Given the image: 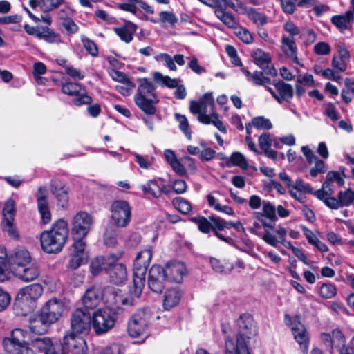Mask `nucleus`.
Masks as SVG:
<instances>
[{
  "label": "nucleus",
  "instance_id": "f257e3e1",
  "mask_svg": "<svg viewBox=\"0 0 354 354\" xmlns=\"http://www.w3.org/2000/svg\"><path fill=\"white\" fill-rule=\"evenodd\" d=\"M152 254L151 248L147 247L140 250L136 257L133 268V290H131V294H133V297H123L117 292L113 291L110 295V298L106 299L107 304L115 306L118 308H122L131 306L137 303L145 284V275L150 264Z\"/></svg>",
  "mask_w": 354,
  "mask_h": 354
},
{
  "label": "nucleus",
  "instance_id": "f03ea898",
  "mask_svg": "<svg viewBox=\"0 0 354 354\" xmlns=\"http://www.w3.org/2000/svg\"><path fill=\"white\" fill-rule=\"evenodd\" d=\"M239 332L235 340L226 337L225 354H250L247 341L257 333L252 317L250 315H241L238 321Z\"/></svg>",
  "mask_w": 354,
  "mask_h": 354
},
{
  "label": "nucleus",
  "instance_id": "7ed1b4c3",
  "mask_svg": "<svg viewBox=\"0 0 354 354\" xmlns=\"http://www.w3.org/2000/svg\"><path fill=\"white\" fill-rule=\"evenodd\" d=\"M68 235V223L59 219L53 223L51 228L44 231L40 235L42 250L47 253L59 252L66 243Z\"/></svg>",
  "mask_w": 354,
  "mask_h": 354
},
{
  "label": "nucleus",
  "instance_id": "20e7f679",
  "mask_svg": "<svg viewBox=\"0 0 354 354\" xmlns=\"http://www.w3.org/2000/svg\"><path fill=\"white\" fill-rule=\"evenodd\" d=\"M214 99L212 93H205L200 100L191 101L189 109L194 114H198V120L204 124H213L220 131L225 133L226 128L214 111Z\"/></svg>",
  "mask_w": 354,
  "mask_h": 354
},
{
  "label": "nucleus",
  "instance_id": "39448f33",
  "mask_svg": "<svg viewBox=\"0 0 354 354\" xmlns=\"http://www.w3.org/2000/svg\"><path fill=\"white\" fill-rule=\"evenodd\" d=\"M136 104L146 114L154 115L156 109L154 106L158 102L155 93V86L147 78L139 80L137 93L134 96Z\"/></svg>",
  "mask_w": 354,
  "mask_h": 354
},
{
  "label": "nucleus",
  "instance_id": "423d86ee",
  "mask_svg": "<svg viewBox=\"0 0 354 354\" xmlns=\"http://www.w3.org/2000/svg\"><path fill=\"white\" fill-rule=\"evenodd\" d=\"M43 294V287L39 283H32L21 288L16 299L15 305L19 307L23 315L32 311L38 299Z\"/></svg>",
  "mask_w": 354,
  "mask_h": 354
},
{
  "label": "nucleus",
  "instance_id": "0eeeda50",
  "mask_svg": "<svg viewBox=\"0 0 354 354\" xmlns=\"http://www.w3.org/2000/svg\"><path fill=\"white\" fill-rule=\"evenodd\" d=\"M28 333L22 329L16 328L12 331L11 337L3 341L4 348L12 354H34L35 351L29 346Z\"/></svg>",
  "mask_w": 354,
  "mask_h": 354
},
{
  "label": "nucleus",
  "instance_id": "6e6552de",
  "mask_svg": "<svg viewBox=\"0 0 354 354\" xmlns=\"http://www.w3.org/2000/svg\"><path fill=\"white\" fill-rule=\"evenodd\" d=\"M115 313L109 308H100L93 312L91 317V324L96 334L107 333L115 326Z\"/></svg>",
  "mask_w": 354,
  "mask_h": 354
},
{
  "label": "nucleus",
  "instance_id": "1a4fd4ad",
  "mask_svg": "<svg viewBox=\"0 0 354 354\" xmlns=\"http://www.w3.org/2000/svg\"><path fill=\"white\" fill-rule=\"evenodd\" d=\"M284 322L290 327L294 339L299 344L301 351L306 354L309 344V337L306 327L300 322L299 317L295 316L292 317L289 315H286Z\"/></svg>",
  "mask_w": 354,
  "mask_h": 354
},
{
  "label": "nucleus",
  "instance_id": "9d476101",
  "mask_svg": "<svg viewBox=\"0 0 354 354\" xmlns=\"http://www.w3.org/2000/svg\"><path fill=\"white\" fill-rule=\"evenodd\" d=\"M111 217L113 223L119 227H124L131 220V207L127 201L117 200L110 207Z\"/></svg>",
  "mask_w": 354,
  "mask_h": 354
},
{
  "label": "nucleus",
  "instance_id": "9b49d317",
  "mask_svg": "<svg viewBox=\"0 0 354 354\" xmlns=\"http://www.w3.org/2000/svg\"><path fill=\"white\" fill-rule=\"evenodd\" d=\"M86 342L80 334L68 332L64 335L61 354H86Z\"/></svg>",
  "mask_w": 354,
  "mask_h": 354
},
{
  "label": "nucleus",
  "instance_id": "f8f14e48",
  "mask_svg": "<svg viewBox=\"0 0 354 354\" xmlns=\"http://www.w3.org/2000/svg\"><path fill=\"white\" fill-rule=\"evenodd\" d=\"M93 217L86 212H80L75 215L71 222V234L77 238H84L91 229Z\"/></svg>",
  "mask_w": 354,
  "mask_h": 354
},
{
  "label": "nucleus",
  "instance_id": "ddd939ff",
  "mask_svg": "<svg viewBox=\"0 0 354 354\" xmlns=\"http://www.w3.org/2000/svg\"><path fill=\"white\" fill-rule=\"evenodd\" d=\"M71 333L81 334L87 332L91 324L90 313L82 308H77L71 315Z\"/></svg>",
  "mask_w": 354,
  "mask_h": 354
},
{
  "label": "nucleus",
  "instance_id": "4468645a",
  "mask_svg": "<svg viewBox=\"0 0 354 354\" xmlns=\"http://www.w3.org/2000/svg\"><path fill=\"white\" fill-rule=\"evenodd\" d=\"M149 315L144 311L140 310L134 314L128 324V332L130 336L133 337H138L146 333Z\"/></svg>",
  "mask_w": 354,
  "mask_h": 354
},
{
  "label": "nucleus",
  "instance_id": "2eb2a0df",
  "mask_svg": "<svg viewBox=\"0 0 354 354\" xmlns=\"http://www.w3.org/2000/svg\"><path fill=\"white\" fill-rule=\"evenodd\" d=\"M65 305L62 300L53 297L44 304L40 311L54 324L62 317Z\"/></svg>",
  "mask_w": 354,
  "mask_h": 354
},
{
  "label": "nucleus",
  "instance_id": "dca6fc26",
  "mask_svg": "<svg viewBox=\"0 0 354 354\" xmlns=\"http://www.w3.org/2000/svg\"><path fill=\"white\" fill-rule=\"evenodd\" d=\"M262 210V213L255 212L254 217L265 229H274L278 219L276 215V207L270 202L263 201Z\"/></svg>",
  "mask_w": 354,
  "mask_h": 354
},
{
  "label": "nucleus",
  "instance_id": "f3484780",
  "mask_svg": "<svg viewBox=\"0 0 354 354\" xmlns=\"http://www.w3.org/2000/svg\"><path fill=\"white\" fill-rule=\"evenodd\" d=\"M334 181H336L340 187L344 184V178L339 171H330L326 174L322 189L315 192L314 195L319 199H323L325 196H330L334 192L333 187V182Z\"/></svg>",
  "mask_w": 354,
  "mask_h": 354
},
{
  "label": "nucleus",
  "instance_id": "a211bd4d",
  "mask_svg": "<svg viewBox=\"0 0 354 354\" xmlns=\"http://www.w3.org/2000/svg\"><path fill=\"white\" fill-rule=\"evenodd\" d=\"M83 90L80 84L71 82H66L62 85V91L70 96H76L73 100L74 104L81 106L82 104H88L92 102V98L85 93H82Z\"/></svg>",
  "mask_w": 354,
  "mask_h": 354
},
{
  "label": "nucleus",
  "instance_id": "6ab92c4d",
  "mask_svg": "<svg viewBox=\"0 0 354 354\" xmlns=\"http://www.w3.org/2000/svg\"><path fill=\"white\" fill-rule=\"evenodd\" d=\"M167 279L164 268L159 265H153L149 270L148 277L149 288L154 292H162L164 281Z\"/></svg>",
  "mask_w": 354,
  "mask_h": 354
},
{
  "label": "nucleus",
  "instance_id": "aec40b11",
  "mask_svg": "<svg viewBox=\"0 0 354 354\" xmlns=\"http://www.w3.org/2000/svg\"><path fill=\"white\" fill-rule=\"evenodd\" d=\"M164 272L167 280L178 283L183 281L184 276L187 272L184 263L177 261L168 262L164 268Z\"/></svg>",
  "mask_w": 354,
  "mask_h": 354
},
{
  "label": "nucleus",
  "instance_id": "412c9836",
  "mask_svg": "<svg viewBox=\"0 0 354 354\" xmlns=\"http://www.w3.org/2000/svg\"><path fill=\"white\" fill-rule=\"evenodd\" d=\"M103 299L104 291L99 286L88 288L82 297V304L86 309H94L102 303Z\"/></svg>",
  "mask_w": 354,
  "mask_h": 354
},
{
  "label": "nucleus",
  "instance_id": "4be33fe9",
  "mask_svg": "<svg viewBox=\"0 0 354 354\" xmlns=\"http://www.w3.org/2000/svg\"><path fill=\"white\" fill-rule=\"evenodd\" d=\"M47 196V188L46 187H39L36 194V198L37 209L44 224H48L51 221V213Z\"/></svg>",
  "mask_w": 354,
  "mask_h": 354
},
{
  "label": "nucleus",
  "instance_id": "5701e85b",
  "mask_svg": "<svg viewBox=\"0 0 354 354\" xmlns=\"http://www.w3.org/2000/svg\"><path fill=\"white\" fill-rule=\"evenodd\" d=\"M122 253L109 254L107 257H98L93 259L90 264L91 272L93 275H98L103 270L108 272L109 267L118 261Z\"/></svg>",
  "mask_w": 354,
  "mask_h": 354
},
{
  "label": "nucleus",
  "instance_id": "b1692460",
  "mask_svg": "<svg viewBox=\"0 0 354 354\" xmlns=\"http://www.w3.org/2000/svg\"><path fill=\"white\" fill-rule=\"evenodd\" d=\"M53 323L44 315L39 313L33 315L29 318V328L32 333L41 335L45 333Z\"/></svg>",
  "mask_w": 354,
  "mask_h": 354
},
{
  "label": "nucleus",
  "instance_id": "393cba45",
  "mask_svg": "<svg viewBox=\"0 0 354 354\" xmlns=\"http://www.w3.org/2000/svg\"><path fill=\"white\" fill-rule=\"evenodd\" d=\"M287 234V230L284 227L279 225L273 232L265 229L261 239L268 245L277 248L279 243L283 242V239L286 238Z\"/></svg>",
  "mask_w": 354,
  "mask_h": 354
},
{
  "label": "nucleus",
  "instance_id": "a878e982",
  "mask_svg": "<svg viewBox=\"0 0 354 354\" xmlns=\"http://www.w3.org/2000/svg\"><path fill=\"white\" fill-rule=\"evenodd\" d=\"M277 91L275 100L281 104L283 101L289 102L294 95V90L292 85L283 81L279 80L272 83Z\"/></svg>",
  "mask_w": 354,
  "mask_h": 354
},
{
  "label": "nucleus",
  "instance_id": "bb28decb",
  "mask_svg": "<svg viewBox=\"0 0 354 354\" xmlns=\"http://www.w3.org/2000/svg\"><path fill=\"white\" fill-rule=\"evenodd\" d=\"M107 273L109 275L111 281L116 285H122L127 281V272L126 267L122 263H117V261L109 267Z\"/></svg>",
  "mask_w": 354,
  "mask_h": 354
},
{
  "label": "nucleus",
  "instance_id": "cd10ccee",
  "mask_svg": "<svg viewBox=\"0 0 354 354\" xmlns=\"http://www.w3.org/2000/svg\"><path fill=\"white\" fill-rule=\"evenodd\" d=\"M137 28L136 24L126 21L122 26L114 28L113 30L122 41L128 44L133 40Z\"/></svg>",
  "mask_w": 354,
  "mask_h": 354
},
{
  "label": "nucleus",
  "instance_id": "c85d7f7f",
  "mask_svg": "<svg viewBox=\"0 0 354 354\" xmlns=\"http://www.w3.org/2000/svg\"><path fill=\"white\" fill-rule=\"evenodd\" d=\"M16 275L24 281L28 282L37 279L39 274V270L34 263L28 266L16 268Z\"/></svg>",
  "mask_w": 354,
  "mask_h": 354
},
{
  "label": "nucleus",
  "instance_id": "c756f323",
  "mask_svg": "<svg viewBox=\"0 0 354 354\" xmlns=\"http://www.w3.org/2000/svg\"><path fill=\"white\" fill-rule=\"evenodd\" d=\"M281 50L284 54L292 59L295 64H300L297 55V47L295 39L292 37L283 35L281 39Z\"/></svg>",
  "mask_w": 354,
  "mask_h": 354
},
{
  "label": "nucleus",
  "instance_id": "7c9ffc66",
  "mask_svg": "<svg viewBox=\"0 0 354 354\" xmlns=\"http://www.w3.org/2000/svg\"><path fill=\"white\" fill-rule=\"evenodd\" d=\"M140 189L145 194H149L154 198H158L162 193H167L165 187L160 180H150L146 184L140 185Z\"/></svg>",
  "mask_w": 354,
  "mask_h": 354
},
{
  "label": "nucleus",
  "instance_id": "2f4dec72",
  "mask_svg": "<svg viewBox=\"0 0 354 354\" xmlns=\"http://www.w3.org/2000/svg\"><path fill=\"white\" fill-rule=\"evenodd\" d=\"M214 14L227 28L234 30L238 29L239 21L232 13L226 11V9L214 8Z\"/></svg>",
  "mask_w": 354,
  "mask_h": 354
},
{
  "label": "nucleus",
  "instance_id": "473e14b6",
  "mask_svg": "<svg viewBox=\"0 0 354 354\" xmlns=\"http://www.w3.org/2000/svg\"><path fill=\"white\" fill-rule=\"evenodd\" d=\"M349 57V53L346 49H339L338 55H335L332 60V66L337 73H342L346 70Z\"/></svg>",
  "mask_w": 354,
  "mask_h": 354
},
{
  "label": "nucleus",
  "instance_id": "72a5a7b5",
  "mask_svg": "<svg viewBox=\"0 0 354 354\" xmlns=\"http://www.w3.org/2000/svg\"><path fill=\"white\" fill-rule=\"evenodd\" d=\"M181 298L180 292L175 288L166 290L163 300V307L165 310H170L178 304Z\"/></svg>",
  "mask_w": 354,
  "mask_h": 354
},
{
  "label": "nucleus",
  "instance_id": "f704fd0d",
  "mask_svg": "<svg viewBox=\"0 0 354 354\" xmlns=\"http://www.w3.org/2000/svg\"><path fill=\"white\" fill-rule=\"evenodd\" d=\"M11 261L17 268L28 266L32 262L30 253L25 249H19L17 250L11 257Z\"/></svg>",
  "mask_w": 354,
  "mask_h": 354
},
{
  "label": "nucleus",
  "instance_id": "c9c22d12",
  "mask_svg": "<svg viewBox=\"0 0 354 354\" xmlns=\"http://www.w3.org/2000/svg\"><path fill=\"white\" fill-rule=\"evenodd\" d=\"M353 17L354 12L349 10L344 15L333 17L331 21L339 29L345 30L348 28Z\"/></svg>",
  "mask_w": 354,
  "mask_h": 354
},
{
  "label": "nucleus",
  "instance_id": "e433bc0d",
  "mask_svg": "<svg viewBox=\"0 0 354 354\" xmlns=\"http://www.w3.org/2000/svg\"><path fill=\"white\" fill-rule=\"evenodd\" d=\"M39 39H44L50 44H59L62 42L60 35L48 27L41 26Z\"/></svg>",
  "mask_w": 354,
  "mask_h": 354
},
{
  "label": "nucleus",
  "instance_id": "4c0bfd02",
  "mask_svg": "<svg viewBox=\"0 0 354 354\" xmlns=\"http://www.w3.org/2000/svg\"><path fill=\"white\" fill-rule=\"evenodd\" d=\"M345 344L346 339L342 333L338 329L333 330L331 333L330 348H336L340 353V351H344Z\"/></svg>",
  "mask_w": 354,
  "mask_h": 354
},
{
  "label": "nucleus",
  "instance_id": "58836bf2",
  "mask_svg": "<svg viewBox=\"0 0 354 354\" xmlns=\"http://www.w3.org/2000/svg\"><path fill=\"white\" fill-rule=\"evenodd\" d=\"M241 8L242 10L241 13L246 15L254 24L257 25H263L266 24V17L264 15L257 12L254 8L247 7H241Z\"/></svg>",
  "mask_w": 354,
  "mask_h": 354
},
{
  "label": "nucleus",
  "instance_id": "ea45409f",
  "mask_svg": "<svg viewBox=\"0 0 354 354\" xmlns=\"http://www.w3.org/2000/svg\"><path fill=\"white\" fill-rule=\"evenodd\" d=\"M209 263L214 271L221 274H228L233 268L230 263L225 261H221L220 259L214 257H211L209 259Z\"/></svg>",
  "mask_w": 354,
  "mask_h": 354
},
{
  "label": "nucleus",
  "instance_id": "a19ab883",
  "mask_svg": "<svg viewBox=\"0 0 354 354\" xmlns=\"http://www.w3.org/2000/svg\"><path fill=\"white\" fill-rule=\"evenodd\" d=\"M254 62L262 69H266L271 61V57L268 53L261 49H257L252 53Z\"/></svg>",
  "mask_w": 354,
  "mask_h": 354
},
{
  "label": "nucleus",
  "instance_id": "79ce46f5",
  "mask_svg": "<svg viewBox=\"0 0 354 354\" xmlns=\"http://www.w3.org/2000/svg\"><path fill=\"white\" fill-rule=\"evenodd\" d=\"M88 255H82L80 253L71 252L68 268L76 270L81 266L85 264L88 260Z\"/></svg>",
  "mask_w": 354,
  "mask_h": 354
},
{
  "label": "nucleus",
  "instance_id": "37998d69",
  "mask_svg": "<svg viewBox=\"0 0 354 354\" xmlns=\"http://www.w3.org/2000/svg\"><path fill=\"white\" fill-rule=\"evenodd\" d=\"M153 77L156 82L160 83L162 86L171 88L177 87L178 84L176 79L171 78L167 75H163L160 72H154L153 73Z\"/></svg>",
  "mask_w": 354,
  "mask_h": 354
},
{
  "label": "nucleus",
  "instance_id": "c03bdc74",
  "mask_svg": "<svg viewBox=\"0 0 354 354\" xmlns=\"http://www.w3.org/2000/svg\"><path fill=\"white\" fill-rule=\"evenodd\" d=\"M337 198L342 207H349L354 203V191L351 188L340 191Z\"/></svg>",
  "mask_w": 354,
  "mask_h": 354
},
{
  "label": "nucleus",
  "instance_id": "a18cd8bd",
  "mask_svg": "<svg viewBox=\"0 0 354 354\" xmlns=\"http://www.w3.org/2000/svg\"><path fill=\"white\" fill-rule=\"evenodd\" d=\"M16 214V203L12 198H8L3 209V220H15Z\"/></svg>",
  "mask_w": 354,
  "mask_h": 354
},
{
  "label": "nucleus",
  "instance_id": "49530a36",
  "mask_svg": "<svg viewBox=\"0 0 354 354\" xmlns=\"http://www.w3.org/2000/svg\"><path fill=\"white\" fill-rule=\"evenodd\" d=\"M84 238L73 236V243L71 245V251L77 253H80L84 255H88L89 252L87 249V244L84 240Z\"/></svg>",
  "mask_w": 354,
  "mask_h": 354
},
{
  "label": "nucleus",
  "instance_id": "de8ad7c7",
  "mask_svg": "<svg viewBox=\"0 0 354 354\" xmlns=\"http://www.w3.org/2000/svg\"><path fill=\"white\" fill-rule=\"evenodd\" d=\"M175 118L179 124V128L183 131L186 138L189 140H192V131L189 128V124L187 118L180 113L175 114Z\"/></svg>",
  "mask_w": 354,
  "mask_h": 354
},
{
  "label": "nucleus",
  "instance_id": "09e8293b",
  "mask_svg": "<svg viewBox=\"0 0 354 354\" xmlns=\"http://www.w3.org/2000/svg\"><path fill=\"white\" fill-rule=\"evenodd\" d=\"M52 192L57 199L58 205L62 207H64L67 205L68 200L67 191L63 187L58 188L55 187L52 189Z\"/></svg>",
  "mask_w": 354,
  "mask_h": 354
},
{
  "label": "nucleus",
  "instance_id": "8fccbe9b",
  "mask_svg": "<svg viewBox=\"0 0 354 354\" xmlns=\"http://www.w3.org/2000/svg\"><path fill=\"white\" fill-rule=\"evenodd\" d=\"M319 293L324 298L330 299L336 295L337 290L332 283H323L319 288Z\"/></svg>",
  "mask_w": 354,
  "mask_h": 354
},
{
  "label": "nucleus",
  "instance_id": "3c124183",
  "mask_svg": "<svg viewBox=\"0 0 354 354\" xmlns=\"http://www.w3.org/2000/svg\"><path fill=\"white\" fill-rule=\"evenodd\" d=\"M173 205L176 209H177L183 214H188L192 209L190 203L187 201L180 197H178L174 199Z\"/></svg>",
  "mask_w": 354,
  "mask_h": 354
},
{
  "label": "nucleus",
  "instance_id": "603ef678",
  "mask_svg": "<svg viewBox=\"0 0 354 354\" xmlns=\"http://www.w3.org/2000/svg\"><path fill=\"white\" fill-rule=\"evenodd\" d=\"M191 220L198 225L199 230L203 233H207L210 229H212V223L203 216L193 217Z\"/></svg>",
  "mask_w": 354,
  "mask_h": 354
},
{
  "label": "nucleus",
  "instance_id": "864d4df0",
  "mask_svg": "<svg viewBox=\"0 0 354 354\" xmlns=\"http://www.w3.org/2000/svg\"><path fill=\"white\" fill-rule=\"evenodd\" d=\"M212 221V230L214 232L218 230H223L225 229H230L232 225L230 222L225 221L220 217L212 216L209 218Z\"/></svg>",
  "mask_w": 354,
  "mask_h": 354
},
{
  "label": "nucleus",
  "instance_id": "5fc2aeb1",
  "mask_svg": "<svg viewBox=\"0 0 354 354\" xmlns=\"http://www.w3.org/2000/svg\"><path fill=\"white\" fill-rule=\"evenodd\" d=\"M254 84L266 86L271 84V80L266 77L261 71H254L251 75V80Z\"/></svg>",
  "mask_w": 354,
  "mask_h": 354
},
{
  "label": "nucleus",
  "instance_id": "6e6d98bb",
  "mask_svg": "<svg viewBox=\"0 0 354 354\" xmlns=\"http://www.w3.org/2000/svg\"><path fill=\"white\" fill-rule=\"evenodd\" d=\"M154 59L157 62H164L165 65L171 71L177 69L174 58L167 53H160L154 57Z\"/></svg>",
  "mask_w": 354,
  "mask_h": 354
},
{
  "label": "nucleus",
  "instance_id": "4d7b16f0",
  "mask_svg": "<svg viewBox=\"0 0 354 354\" xmlns=\"http://www.w3.org/2000/svg\"><path fill=\"white\" fill-rule=\"evenodd\" d=\"M65 3V0H41V9L46 12H50Z\"/></svg>",
  "mask_w": 354,
  "mask_h": 354
},
{
  "label": "nucleus",
  "instance_id": "13d9d810",
  "mask_svg": "<svg viewBox=\"0 0 354 354\" xmlns=\"http://www.w3.org/2000/svg\"><path fill=\"white\" fill-rule=\"evenodd\" d=\"M252 123L254 127L260 129L268 130L272 127L270 120L263 116H259L253 118Z\"/></svg>",
  "mask_w": 354,
  "mask_h": 354
},
{
  "label": "nucleus",
  "instance_id": "bf43d9fd",
  "mask_svg": "<svg viewBox=\"0 0 354 354\" xmlns=\"http://www.w3.org/2000/svg\"><path fill=\"white\" fill-rule=\"evenodd\" d=\"M315 166L310 169V175L315 178L319 174H324L327 171V167L325 162L319 159L315 162Z\"/></svg>",
  "mask_w": 354,
  "mask_h": 354
},
{
  "label": "nucleus",
  "instance_id": "052dcab7",
  "mask_svg": "<svg viewBox=\"0 0 354 354\" xmlns=\"http://www.w3.org/2000/svg\"><path fill=\"white\" fill-rule=\"evenodd\" d=\"M230 159L234 165L239 166L242 169H247L248 167V164L245 156L240 152H234L232 154Z\"/></svg>",
  "mask_w": 354,
  "mask_h": 354
},
{
  "label": "nucleus",
  "instance_id": "680f3d73",
  "mask_svg": "<svg viewBox=\"0 0 354 354\" xmlns=\"http://www.w3.org/2000/svg\"><path fill=\"white\" fill-rule=\"evenodd\" d=\"M159 17L161 22L168 23L171 25H174L178 20L176 15L170 11H161L159 13Z\"/></svg>",
  "mask_w": 354,
  "mask_h": 354
},
{
  "label": "nucleus",
  "instance_id": "e2e57ef3",
  "mask_svg": "<svg viewBox=\"0 0 354 354\" xmlns=\"http://www.w3.org/2000/svg\"><path fill=\"white\" fill-rule=\"evenodd\" d=\"M122 85L116 86V90L122 95L128 96L130 95L131 91L135 88V84L131 80H129L123 83Z\"/></svg>",
  "mask_w": 354,
  "mask_h": 354
},
{
  "label": "nucleus",
  "instance_id": "0e129e2a",
  "mask_svg": "<svg viewBox=\"0 0 354 354\" xmlns=\"http://www.w3.org/2000/svg\"><path fill=\"white\" fill-rule=\"evenodd\" d=\"M64 68L66 73L74 80H82L84 78V74L80 69L73 66L66 65Z\"/></svg>",
  "mask_w": 354,
  "mask_h": 354
},
{
  "label": "nucleus",
  "instance_id": "69168bd1",
  "mask_svg": "<svg viewBox=\"0 0 354 354\" xmlns=\"http://www.w3.org/2000/svg\"><path fill=\"white\" fill-rule=\"evenodd\" d=\"M258 141L259 145L263 151L270 148L272 145V138L268 133H262L259 136Z\"/></svg>",
  "mask_w": 354,
  "mask_h": 354
},
{
  "label": "nucleus",
  "instance_id": "338daca9",
  "mask_svg": "<svg viewBox=\"0 0 354 354\" xmlns=\"http://www.w3.org/2000/svg\"><path fill=\"white\" fill-rule=\"evenodd\" d=\"M239 30L236 32L239 38L245 44H250L253 41L252 34L245 28L239 26Z\"/></svg>",
  "mask_w": 354,
  "mask_h": 354
},
{
  "label": "nucleus",
  "instance_id": "774afa93",
  "mask_svg": "<svg viewBox=\"0 0 354 354\" xmlns=\"http://www.w3.org/2000/svg\"><path fill=\"white\" fill-rule=\"evenodd\" d=\"M299 192L304 193H313V189L309 183H306L301 178H297L295 181V185H292V187Z\"/></svg>",
  "mask_w": 354,
  "mask_h": 354
}]
</instances>
